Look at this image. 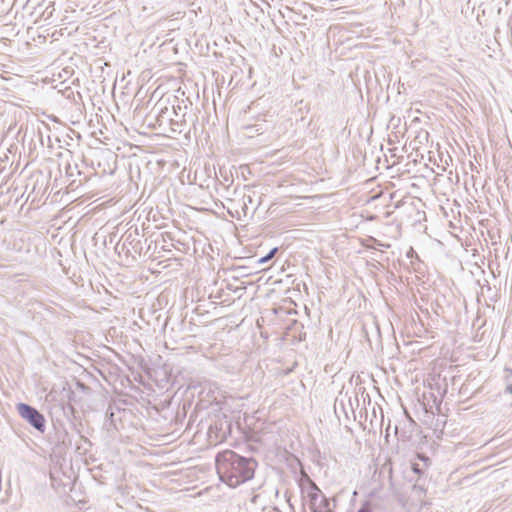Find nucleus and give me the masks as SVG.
Instances as JSON below:
<instances>
[{
  "label": "nucleus",
  "mask_w": 512,
  "mask_h": 512,
  "mask_svg": "<svg viewBox=\"0 0 512 512\" xmlns=\"http://www.w3.org/2000/svg\"><path fill=\"white\" fill-rule=\"evenodd\" d=\"M215 465L219 479L231 488L253 479L258 462L253 457H246L233 450L217 453Z\"/></svg>",
  "instance_id": "nucleus-1"
},
{
  "label": "nucleus",
  "mask_w": 512,
  "mask_h": 512,
  "mask_svg": "<svg viewBox=\"0 0 512 512\" xmlns=\"http://www.w3.org/2000/svg\"><path fill=\"white\" fill-rule=\"evenodd\" d=\"M174 102H178L177 105L173 103V122H172V132L175 134H185L188 135L191 132V126H195L196 118L193 114H189L187 112L188 105L182 101L183 105L175 98Z\"/></svg>",
  "instance_id": "nucleus-2"
},
{
  "label": "nucleus",
  "mask_w": 512,
  "mask_h": 512,
  "mask_svg": "<svg viewBox=\"0 0 512 512\" xmlns=\"http://www.w3.org/2000/svg\"><path fill=\"white\" fill-rule=\"evenodd\" d=\"M173 104L170 105L168 98H161L152 108L148 117L154 118L159 128H169L172 132Z\"/></svg>",
  "instance_id": "nucleus-3"
},
{
  "label": "nucleus",
  "mask_w": 512,
  "mask_h": 512,
  "mask_svg": "<svg viewBox=\"0 0 512 512\" xmlns=\"http://www.w3.org/2000/svg\"><path fill=\"white\" fill-rule=\"evenodd\" d=\"M52 421L55 428V435L51 440L53 451L58 454L66 453L72 445V436L65 427L61 417L54 416Z\"/></svg>",
  "instance_id": "nucleus-4"
},
{
  "label": "nucleus",
  "mask_w": 512,
  "mask_h": 512,
  "mask_svg": "<svg viewBox=\"0 0 512 512\" xmlns=\"http://www.w3.org/2000/svg\"><path fill=\"white\" fill-rule=\"evenodd\" d=\"M18 414L28 422L34 429L40 433H44L46 429V420L44 415L35 407L20 402L16 405Z\"/></svg>",
  "instance_id": "nucleus-5"
},
{
  "label": "nucleus",
  "mask_w": 512,
  "mask_h": 512,
  "mask_svg": "<svg viewBox=\"0 0 512 512\" xmlns=\"http://www.w3.org/2000/svg\"><path fill=\"white\" fill-rule=\"evenodd\" d=\"M75 398V393L71 389L67 390V399L68 403L59 402L54 405H52L50 413L51 417L59 416L63 417L67 422H69L71 425L73 424V418L75 414V408L72 404Z\"/></svg>",
  "instance_id": "nucleus-6"
},
{
  "label": "nucleus",
  "mask_w": 512,
  "mask_h": 512,
  "mask_svg": "<svg viewBox=\"0 0 512 512\" xmlns=\"http://www.w3.org/2000/svg\"><path fill=\"white\" fill-rule=\"evenodd\" d=\"M308 485L307 496L309 499L310 509L314 508L322 496H325L322 491L319 489L317 484L309 477V475L305 472L302 473L301 483L300 485Z\"/></svg>",
  "instance_id": "nucleus-7"
},
{
  "label": "nucleus",
  "mask_w": 512,
  "mask_h": 512,
  "mask_svg": "<svg viewBox=\"0 0 512 512\" xmlns=\"http://www.w3.org/2000/svg\"><path fill=\"white\" fill-rule=\"evenodd\" d=\"M361 393L362 397H363V400L365 401V397H367L369 400H370V397L368 394L365 395V388L364 387H359L356 391H355V396H354V400L352 399L351 396H348V393L346 392L344 394L345 397L348 398V405H349V408L351 410L352 413H354V403L356 404V406L359 405V399H358V394Z\"/></svg>",
  "instance_id": "nucleus-8"
},
{
  "label": "nucleus",
  "mask_w": 512,
  "mask_h": 512,
  "mask_svg": "<svg viewBox=\"0 0 512 512\" xmlns=\"http://www.w3.org/2000/svg\"><path fill=\"white\" fill-rule=\"evenodd\" d=\"M503 381L505 383V394H512V368L505 366L503 370Z\"/></svg>",
  "instance_id": "nucleus-9"
},
{
  "label": "nucleus",
  "mask_w": 512,
  "mask_h": 512,
  "mask_svg": "<svg viewBox=\"0 0 512 512\" xmlns=\"http://www.w3.org/2000/svg\"><path fill=\"white\" fill-rule=\"evenodd\" d=\"M311 512H334L330 508L329 499L326 496H322L319 502L316 504L314 508L311 509Z\"/></svg>",
  "instance_id": "nucleus-10"
},
{
  "label": "nucleus",
  "mask_w": 512,
  "mask_h": 512,
  "mask_svg": "<svg viewBox=\"0 0 512 512\" xmlns=\"http://www.w3.org/2000/svg\"><path fill=\"white\" fill-rule=\"evenodd\" d=\"M376 506L370 499H366L361 503L357 512H375Z\"/></svg>",
  "instance_id": "nucleus-11"
},
{
  "label": "nucleus",
  "mask_w": 512,
  "mask_h": 512,
  "mask_svg": "<svg viewBox=\"0 0 512 512\" xmlns=\"http://www.w3.org/2000/svg\"><path fill=\"white\" fill-rule=\"evenodd\" d=\"M247 130L249 136H253L254 133L261 134L266 128L263 127V124H253V125H247L245 127Z\"/></svg>",
  "instance_id": "nucleus-12"
},
{
  "label": "nucleus",
  "mask_w": 512,
  "mask_h": 512,
  "mask_svg": "<svg viewBox=\"0 0 512 512\" xmlns=\"http://www.w3.org/2000/svg\"><path fill=\"white\" fill-rule=\"evenodd\" d=\"M367 241L372 242V244H364V246L366 248H369V249H376L378 247H384V248H389L390 247V244L382 243L381 241H379V240H377L376 238H373V237H370Z\"/></svg>",
  "instance_id": "nucleus-13"
},
{
  "label": "nucleus",
  "mask_w": 512,
  "mask_h": 512,
  "mask_svg": "<svg viewBox=\"0 0 512 512\" xmlns=\"http://www.w3.org/2000/svg\"><path fill=\"white\" fill-rule=\"evenodd\" d=\"M277 252H278V247L272 248L265 256L260 257L257 260V263L258 264H265V263L269 262L275 256V254Z\"/></svg>",
  "instance_id": "nucleus-14"
},
{
  "label": "nucleus",
  "mask_w": 512,
  "mask_h": 512,
  "mask_svg": "<svg viewBox=\"0 0 512 512\" xmlns=\"http://www.w3.org/2000/svg\"><path fill=\"white\" fill-rule=\"evenodd\" d=\"M338 409H341V411L345 414V416L348 418V412L346 409V405L344 402V399L337 397L334 404V410L337 413Z\"/></svg>",
  "instance_id": "nucleus-15"
},
{
  "label": "nucleus",
  "mask_w": 512,
  "mask_h": 512,
  "mask_svg": "<svg viewBox=\"0 0 512 512\" xmlns=\"http://www.w3.org/2000/svg\"><path fill=\"white\" fill-rule=\"evenodd\" d=\"M375 330H376V339H375L376 350H382L383 346H382V341H381V332H380L378 325H375Z\"/></svg>",
  "instance_id": "nucleus-16"
},
{
  "label": "nucleus",
  "mask_w": 512,
  "mask_h": 512,
  "mask_svg": "<svg viewBox=\"0 0 512 512\" xmlns=\"http://www.w3.org/2000/svg\"><path fill=\"white\" fill-rule=\"evenodd\" d=\"M248 204H253V197L251 195H243V210L247 213Z\"/></svg>",
  "instance_id": "nucleus-17"
},
{
  "label": "nucleus",
  "mask_w": 512,
  "mask_h": 512,
  "mask_svg": "<svg viewBox=\"0 0 512 512\" xmlns=\"http://www.w3.org/2000/svg\"><path fill=\"white\" fill-rule=\"evenodd\" d=\"M412 470L418 475H422L424 473L423 469L416 463L412 464Z\"/></svg>",
  "instance_id": "nucleus-18"
},
{
  "label": "nucleus",
  "mask_w": 512,
  "mask_h": 512,
  "mask_svg": "<svg viewBox=\"0 0 512 512\" xmlns=\"http://www.w3.org/2000/svg\"><path fill=\"white\" fill-rule=\"evenodd\" d=\"M67 174L69 176H73V168L71 167V165H68L67 166Z\"/></svg>",
  "instance_id": "nucleus-19"
},
{
  "label": "nucleus",
  "mask_w": 512,
  "mask_h": 512,
  "mask_svg": "<svg viewBox=\"0 0 512 512\" xmlns=\"http://www.w3.org/2000/svg\"><path fill=\"white\" fill-rule=\"evenodd\" d=\"M261 1H262V3H264V5H266L268 8H270V7H271V6H270V4H269L266 0H261Z\"/></svg>",
  "instance_id": "nucleus-20"
},
{
  "label": "nucleus",
  "mask_w": 512,
  "mask_h": 512,
  "mask_svg": "<svg viewBox=\"0 0 512 512\" xmlns=\"http://www.w3.org/2000/svg\"><path fill=\"white\" fill-rule=\"evenodd\" d=\"M367 340H368V342H369V344H370L371 348H373V342H372V340H371L369 337L367 338Z\"/></svg>",
  "instance_id": "nucleus-21"
},
{
  "label": "nucleus",
  "mask_w": 512,
  "mask_h": 512,
  "mask_svg": "<svg viewBox=\"0 0 512 512\" xmlns=\"http://www.w3.org/2000/svg\"><path fill=\"white\" fill-rule=\"evenodd\" d=\"M113 414H114L113 412H110V413H109V412L107 411V415H109V417H110V418H112V417H113Z\"/></svg>",
  "instance_id": "nucleus-22"
}]
</instances>
